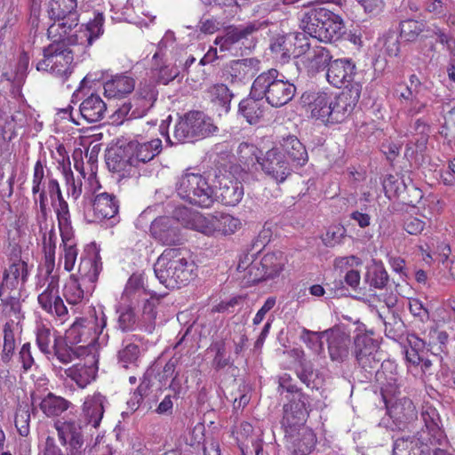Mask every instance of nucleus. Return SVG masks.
Listing matches in <instances>:
<instances>
[{"label":"nucleus","mask_w":455,"mask_h":455,"mask_svg":"<svg viewBox=\"0 0 455 455\" xmlns=\"http://www.w3.org/2000/svg\"><path fill=\"white\" fill-rule=\"evenodd\" d=\"M424 427L416 435L398 438L393 447V455H431L430 446H443L447 443L437 410L428 403L422 406Z\"/></svg>","instance_id":"nucleus-1"},{"label":"nucleus","mask_w":455,"mask_h":455,"mask_svg":"<svg viewBox=\"0 0 455 455\" xmlns=\"http://www.w3.org/2000/svg\"><path fill=\"white\" fill-rule=\"evenodd\" d=\"M44 194H40V207L44 221H40L42 233V243L44 252V263L40 266L41 275H44L48 282L47 288L38 296L40 306L48 313H57V276L52 275L55 267L56 236L54 223L47 222L45 219V205L44 204Z\"/></svg>","instance_id":"nucleus-2"},{"label":"nucleus","mask_w":455,"mask_h":455,"mask_svg":"<svg viewBox=\"0 0 455 455\" xmlns=\"http://www.w3.org/2000/svg\"><path fill=\"white\" fill-rule=\"evenodd\" d=\"M195 264L188 251L180 248L165 249L154 265V272L166 288L174 290L188 285L196 276Z\"/></svg>","instance_id":"nucleus-3"},{"label":"nucleus","mask_w":455,"mask_h":455,"mask_svg":"<svg viewBox=\"0 0 455 455\" xmlns=\"http://www.w3.org/2000/svg\"><path fill=\"white\" fill-rule=\"evenodd\" d=\"M174 216L184 228L206 235H232L241 225L240 220L230 214L216 213L206 217L199 212L183 205L174 209Z\"/></svg>","instance_id":"nucleus-4"},{"label":"nucleus","mask_w":455,"mask_h":455,"mask_svg":"<svg viewBox=\"0 0 455 455\" xmlns=\"http://www.w3.org/2000/svg\"><path fill=\"white\" fill-rule=\"evenodd\" d=\"M251 93L262 98L273 108H281L294 98L296 86L277 69L270 68L254 79Z\"/></svg>","instance_id":"nucleus-5"},{"label":"nucleus","mask_w":455,"mask_h":455,"mask_svg":"<svg viewBox=\"0 0 455 455\" xmlns=\"http://www.w3.org/2000/svg\"><path fill=\"white\" fill-rule=\"evenodd\" d=\"M300 28L310 36L325 43L336 42L345 33L341 17L323 7L314 8L303 13Z\"/></svg>","instance_id":"nucleus-6"},{"label":"nucleus","mask_w":455,"mask_h":455,"mask_svg":"<svg viewBox=\"0 0 455 455\" xmlns=\"http://www.w3.org/2000/svg\"><path fill=\"white\" fill-rule=\"evenodd\" d=\"M103 15L98 13L94 19L90 21L86 28L84 29L82 26H77L72 29V32L68 30V34L65 36L59 39V59L61 58L67 66L63 70L61 76L64 80L72 74L73 68V52L66 48V45H76L83 44L84 41H88L89 44H92V40L98 38L103 33Z\"/></svg>","instance_id":"nucleus-7"},{"label":"nucleus","mask_w":455,"mask_h":455,"mask_svg":"<svg viewBox=\"0 0 455 455\" xmlns=\"http://www.w3.org/2000/svg\"><path fill=\"white\" fill-rule=\"evenodd\" d=\"M176 191L182 199L202 208H209L216 201L213 188L201 173L182 174L177 180Z\"/></svg>","instance_id":"nucleus-8"},{"label":"nucleus","mask_w":455,"mask_h":455,"mask_svg":"<svg viewBox=\"0 0 455 455\" xmlns=\"http://www.w3.org/2000/svg\"><path fill=\"white\" fill-rule=\"evenodd\" d=\"M82 323L81 343L83 345L76 348H59L60 362L64 363L71 362L73 357H78L81 353H85L87 347L103 342L108 337V334H103V330L107 325V317L102 311L100 316L94 311L90 317L82 319Z\"/></svg>","instance_id":"nucleus-9"},{"label":"nucleus","mask_w":455,"mask_h":455,"mask_svg":"<svg viewBox=\"0 0 455 455\" xmlns=\"http://www.w3.org/2000/svg\"><path fill=\"white\" fill-rule=\"evenodd\" d=\"M218 130L211 117L201 111H190L175 125L176 143L193 142L213 134Z\"/></svg>","instance_id":"nucleus-10"},{"label":"nucleus","mask_w":455,"mask_h":455,"mask_svg":"<svg viewBox=\"0 0 455 455\" xmlns=\"http://www.w3.org/2000/svg\"><path fill=\"white\" fill-rule=\"evenodd\" d=\"M352 354L360 367L365 371L371 372L378 369L380 358L378 357L379 341L374 337L371 330H366L363 326L355 329Z\"/></svg>","instance_id":"nucleus-11"},{"label":"nucleus","mask_w":455,"mask_h":455,"mask_svg":"<svg viewBox=\"0 0 455 455\" xmlns=\"http://www.w3.org/2000/svg\"><path fill=\"white\" fill-rule=\"evenodd\" d=\"M266 26V22L254 20L244 25L228 28L225 34L217 36L214 41V44L219 46L220 57H225L226 52L236 55L243 46L250 48L251 41L249 37Z\"/></svg>","instance_id":"nucleus-12"},{"label":"nucleus","mask_w":455,"mask_h":455,"mask_svg":"<svg viewBox=\"0 0 455 455\" xmlns=\"http://www.w3.org/2000/svg\"><path fill=\"white\" fill-rule=\"evenodd\" d=\"M59 232L64 248V268L69 272L73 269L77 258L76 241L69 219L68 204L62 199L59 188Z\"/></svg>","instance_id":"nucleus-13"},{"label":"nucleus","mask_w":455,"mask_h":455,"mask_svg":"<svg viewBox=\"0 0 455 455\" xmlns=\"http://www.w3.org/2000/svg\"><path fill=\"white\" fill-rule=\"evenodd\" d=\"M259 164L264 174L277 184L284 182L292 172L290 162L278 147L267 150L259 160Z\"/></svg>","instance_id":"nucleus-14"},{"label":"nucleus","mask_w":455,"mask_h":455,"mask_svg":"<svg viewBox=\"0 0 455 455\" xmlns=\"http://www.w3.org/2000/svg\"><path fill=\"white\" fill-rule=\"evenodd\" d=\"M286 263V256L282 251H274L265 254L260 260L251 266L250 270V282H255V283H257L279 276Z\"/></svg>","instance_id":"nucleus-15"},{"label":"nucleus","mask_w":455,"mask_h":455,"mask_svg":"<svg viewBox=\"0 0 455 455\" xmlns=\"http://www.w3.org/2000/svg\"><path fill=\"white\" fill-rule=\"evenodd\" d=\"M361 90V84H354L350 87L346 86L338 94H331L334 111L330 113H331V120H334V124L342 123L351 115L360 99Z\"/></svg>","instance_id":"nucleus-16"},{"label":"nucleus","mask_w":455,"mask_h":455,"mask_svg":"<svg viewBox=\"0 0 455 455\" xmlns=\"http://www.w3.org/2000/svg\"><path fill=\"white\" fill-rule=\"evenodd\" d=\"M309 398L306 394H299V398H291L283 405V415L281 425L285 433H294L302 427L308 416Z\"/></svg>","instance_id":"nucleus-17"},{"label":"nucleus","mask_w":455,"mask_h":455,"mask_svg":"<svg viewBox=\"0 0 455 455\" xmlns=\"http://www.w3.org/2000/svg\"><path fill=\"white\" fill-rule=\"evenodd\" d=\"M106 164L109 171L119 173L120 178H137L140 176L132 156L128 154L126 143L109 149L106 155Z\"/></svg>","instance_id":"nucleus-18"},{"label":"nucleus","mask_w":455,"mask_h":455,"mask_svg":"<svg viewBox=\"0 0 455 455\" xmlns=\"http://www.w3.org/2000/svg\"><path fill=\"white\" fill-rule=\"evenodd\" d=\"M180 223L175 216L174 211L172 217H159L156 219L150 226L151 235L163 245L172 246L182 243L183 237L177 223Z\"/></svg>","instance_id":"nucleus-19"},{"label":"nucleus","mask_w":455,"mask_h":455,"mask_svg":"<svg viewBox=\"0 0 455 455\" xmlns=\"http://www.w3.org/2000/svg\"><path fill=\"white\" fill-rule=\"evenodd\" d=\"M356 66L352 59L340 58L331 60L326 69V80L334 87L340 88L350 84L355 76Z\"/></svg>","instance_id":"nucleus-20"},{"label":"nucleus","mask_w":455,"mask_h":455,"mask_svg":"<svg viewBox=\"0 0 455 455\" xmlns=\"http://www.w3.org/2000/svg\"><path fill=\"white\" fill-rule=\"evenodd\" d=\"M259 64L256 58L232 60L225 68L227 78L232 84H244L259 72Z\"/></svg>","instance_id":"nucleus-21"},{"label":"nucleus","mask_w":455,"mask_h":455,"mask_svg":"<svg viewBox=\"0 0 455 455\" xmlns=\"http://www.w3.org/2000/svg\"><path fill=\"white\" fill-rule=\"evenodd\" d=\"M76 416L65 419L59 427V440L66 446L67 455H80L84 443L81 427L75 420Z\"/></svg>","instance_id":"nucleus-22"},{"label":"nucleus","mask_w":455,"mask_h":455,"mask_svg":"<svg viewBox=\"0 0 455 455\" xmlns=\"http://www.w3.org/2000/svg\"><path fill=\"white\" fill-rule=\"evenodd\" d=\"M126 145L128 147V154L132 156L138 170H140L141 165L152 161L162 151V140L160 139H154L145 142L130 140Z\"/></svg>","instance_id":"nucleus-23"},{"label":"nucleus","mask_w":455,"mask_h":455,"mask_svg":"<svg viewBox=\"0 0 455 455\" xmlns=\"http://www.w3.org/2000/svg\"><path fill=\"white\" fill-rule=\"evenodd\" d=\"M218 192L215 193L216 199L228 206H235L242 200L244 190L243 185L238 180L228 175L217 177Z\"/></svg>","instance_id":"nucleus-24"},{"label":"nucleus","mask_w":455,"mask_h":455,"mask_svg":"<svg viewBox=\"0 0 455 455\" xmlns=\"http://www.w3.org/2000/svg\"><path fill=\"white\" fill-rule=\"evenodd\" d=\"M386 404L387 412L392 419L395 427L403 429L418 417V411L413 402L407 397L397 399L390 406Z\"/></svg>","instance_id":"nucleus-25"},{"label":"nucleus","mask_w":455,"mask_h":455,"mask_svg":"<svg viewBox=\"0 0 455 455\" xmlns=\"http://www.w3.org/2000/svg\"><path fill=\"white\" fill-rule=\"evenodd\" d=\"M92 201L93 218L91 222H98L115 218L119 211V201L114 194L102 192L97 194Z\"/></svg>","instance_id":"nucleus-26"},{"label":"nucleus","mask_w":455,"mask_h":455,"mask_svg":"<svg viewBox=\"0 0 455 455\" xmlns=\"http://www.w3.org/2000/svg\"><path fill=\"white\" fill-rule=\"evenodd\" d=\"M309 102L307 110L310 112L312 118L320 121L328 125L334 124V120L328 117L331 115V111H334L331 94L324 92H318L308 96Z\"/></svg>","instance_id":"nucleus-27"},{"label":"nucleus","mask_w":455,"mask_h":455,"mask_svg":"<svg viewBox=\"0 0 455 455\" xmlns=\"http://www.w3.org/2000/svg\"><path fill=\"white\" fill-rule=\"evenodd\" d=\"M331 59L332 55L327 48L315 45L312 47V51L303 57L302 62L307 74L310 76H315L329 68Z\"/></svg>","instance_id":"nucleus-28"},{"label":"nucleus","mask_w":455,"mask_h":455,"mask_svg":"<svg viewBox=\"0 0 455 455\" xmlns=\"http://www.w3.org/2000/svg\"><path fill=\"white\" fill-rule=\"evenodd\" d=\"M136 94V108L132 111V116L134 117H140L145 116L154 106L158 96V91L152 81H145L140 84Z\"/></svg>","instance_id":"nucleus-29"},{"label":"nucleus","mask_w":455,"mask_h":455,"mask_svg":"<svg viewBox=\"0 0 455 455\" xmlns=\"http://www.w3.org/2000/svg\"><path fill=\"white\" fill-rule=\"evenodd\" d=\"M328 338V350L332 361L342 362L349 355L350 337L340 330H332L326 332Z\"/></svg>","instance_id":"nucleus-30"},{"label":"nucleus","mask_w":455,"mask_h":455,"mask_svg":"<svg viewBox=\"0 0 455 455\" xmlns=\"http://www.w3.org/2000/svg\"><path fill=\"white\" fill-rule=\"evenodd\" d=\"M76 0H59V39L77 26Z\"/></svg>","instance_id":"nucleus-31"},{"label":"nucleus","mask_w":455,"mask_h":455,"mask_svg":"<svg viewBox=\"0 0 455 455\" xmlns=\"http://www.w3.org/2000/svg\"><path fill=\"white\" fill-rule=\"evenodd\" d=\"M59 156L62 157L61 163L59 159V171L61 172L65 179L68 197L76 200L82 193V182L79 180L76 181L75 180L74 174L70 167L68 153L62 145H59Z\"/></svg>","instance_id":"nucleus-32"},{"label":"nucleus","mask_w":455,"mask_h":455,"mask_svg":"<svg viewBox=\"0 0 455 455\" xmlns=\"http://www.w3.org/2000/svg\"><path fill=\"white\" fill-rule=\"evenodd\" d=\"M286 435H289V448L296 455L309 454L316 443L315 435L307 427L299 428L296 435L293 433H286Z\"/></svg>","instance_id":"nucleus-33"},{"label":"nucleus","mask_w":455,"mask_h":455,"mask_svg":"<svg viewBox=\"0 0 455 455\" xmlns=\"http://www.w3.org/2000/svg\"><path fill=\"white\" fill-rule=\"evenodd\" d=\"M238 111L250 124H257L264 117L265 102L262 98L254 97L250 92L249 97L240 101Z\"/></svg>","instance_id":"nucleus-34"},{"label":"nucleus","mask_w":455,"mask_h":455,"mask_svg":"<svg viewBox=\"0 0 455 455\" xmlns=\"http://www.w3.org/2000/svg\"><path fill=\"white\" fill-rule=\"evenodd\" d=\"M135 87V80L126 75L120 74L112 76L104 83V94L108 98H121L131 93Z\"/></svg>","instance_id":"nucleus-35"},{"label":"nucleus","mask_w":455,"mask_h":455,"mask_svg":"<svg viewBox=\"0 0 455 455\" xmlns=\"http://www.w3.org/2000/svg\"><path fill=\"white\" fill-rule=\"evenodd\" d=\"M278 148L283 150L285 156L287 155L291 161L298 166H303L308 161V155L305 146L294 135L283 137Z\"/></svg>","instance_id":"nucleus-36"},{"label":"nucleus","mask_w":455,"mask_h":455,"mask_svg":"<svg viewBox=\"0 0 455 455\" xmlns=\"http://www.w3.org/2000/svg\"><path fill=\"white\" fill-rule=\"evenodd\" d=\"M398 100L405 114L413 116L423 113L427 107V100L425 99V92H411L410 90H403L397 92Z\"/></svg>","instance_id":"nucleus-37"},{"label":"nucleus","mask_w":455,"mask_h":455,"mask_svg":"<svg viewBox=\"0 0 455 455\" xmlns=\"http://www.w3.org/2000/svg\"><path fill=\"white\" fill-rule=\"evenodd\" d=\"M363 280L371 289L382 290L389 282V275L380 260L372 259L367 265Z\"/></svg>","instance_id":"nucleus-38"},{"label":"nucleus","mask_w":455,"mask_h":455,"mask_svg":"<svg viewBox=\"0 0 455 455\" xmlns=\"http://www.w3.org/2000/svg\"><path fill=\"white\" fill-rule=\"evenodd\" d=\"M106 110V103L98 94H92L80 105V114L89 123L103 119Z\"/></svg>","instance_id":"nucleus-39"},{"label":"nucleus","mask_w":455,"mask_h":455,"mask_svg":"<svg viewBox=\"0 0 455 455\" xmlns=\"http://www.w3.org/2000/svg\"><path fill=\"white\" fill-rule=\"evenodd\" d=\"M292 43H295L293 39V33L273 36L271 38L269 49L273 53L274 58L282 63L287 62L292 56V46H294Z\"/></svg>","instance_id":"nucleus-40"},{"label":"nucleus","mask_w":455,"mask_h":455,"mask_svg":"<svg viewBox=\"0 0 455 455\" xmlns=\"http://www.w3.org/2000/svg\"><path fill=\"white\" fill-rule=\"evenodd\" d=\"M141 339V337L137 335H132V339H124L123 347L117 354L118 362L123 367L128 368L130 364H137L141 354V349L136 341L140 342Z\"/></svg>","instance_id":"nucleus-41"},{"label":"nucleus","mask_w":455,"mask_h":455,"mask_svg":"<svg viewBox=\"0 0 455 455\" xmlns=\"http://www.w3.org/2000/svg\"><path fill=\"white\" fill-rule=\"evenodd\" d=\"M134 305L122 301L116 307V328L123 332L133 331L136 329L138 318L134 312Z\"/></svg>","instance_id":"nucleus-42"},{"label":"nucleus","mask_w":455,"mask_h":455,"mask_svg":"<svg viewBox=\"0 0 455 455\" xmlns=\"http://www.w3.org/2000/svg\"><path fill=\"white\" fill-rule=\"evenodd\" d=\"M24 114L18 111L8 115L4 112L0 117V137L3 141H11L16 136V128L24 124Z\"/></svg>","instance_id":"nucleus-43"},{"label":"nucleus","mask_w":455,"mask_h":455,"mask_svg":"<svg viewBox=\"0 0 455 455\" xmlns=\"http://www.w3.org/2000/svg\"><path fill=\"white\" fill-rule=\"evenodd\" d=\"M104 400L102 395H98L86 399L84 403L85 419L93 427H98L103 418Z\"/></svg>","instance_id":"nucleus-44"},{"label":"nucleus","mask_w":455,"mask_h":455,"mask_svg":"<svg viewBox=\"0 0 455 455\" xmlns=\"http://www.w3.org/2000/svg\"><path fill=\"white\" fill-rule=\"evenodd\" d=\"M153 71L156 72V76L158 83L168 84L174 80L180 74V70L176 66L165 65L163 60V54L156 52L153 55Z\"/></svg>","instance_id":"nucleus-45"},{"label":"nucleus","mask_w":455,"mask_h":455,"mask_svg":"<svg viewBox=\"0 0 455 455\" xmlns=\"http://www.w3.org/2000/svg\"><path fill=\"white\" fill-rule=\"evenodd\" d=\"M64 371L81 388L85 387L96 378L95 369L82 363H76L72 367L65 369Z\"/></svg>","instance_id":"nucleus-46"},{"label":"nucleus","mask_w":455,"mask_h":455,"mask_svg":"<svg viewBox=\"0 0 455 455\" xmlns=\"http://www.w3.org/2000/svg\"><path fill=\"white\" fill-rule=\"evenodd\" d=\"M21 331V328L18 327V323L12 319L4 326V347L1 354V359L7 363L11 361L15 350V332Z\"/></svg>","instance_id":"nucleus-47"},{"label":"nucleus","mask_w":455,"mask_h":455,"mask_svg":"<svg viewBox=\"0 0 455 455\" xmlns=\"http://www.w3.org/2000/svg\"><path fill=\"white\" fill-rule=\"evenodd\" d=\"M94 253L92 256L82 259L79 265V272L84 278H87L90 282L97 280L98 275L102 268V263L99 251L94 246Z\"/></svg>","instance_id":"nucleus-48"},{"label":"nucleus","mask_w":455,"mask_h":455,"mask_svg":"<svg viewBox=\"0 0 455 455\" xmlns=\"http://www.w3.org/2000/svg\"><path fill=\"white\" fill-rule=\"evenodd\" d=\"M145 294L143 277L139 275H132L124 288L121 300L137 304L140 298Z\"/></svg>","instance_id":"nucleus-49"},{"label":"nucleus","mask_w":455,"mask_h":455,"mask_svg":"<svg viewBox=\"0 0 455 455\" xmlns=\"http://www.w3.org/2000/svg\"><path fill=\"white\" fill-rule=\"evenodd\" d=\"M426 23L422 20H405L400 23V36L406 42H415L426 29Z\"/></svg>","instance_id":"nucleus-50"},{"label":"nucleus","mask_w":455,"mask_h":455,"mask_svg":"<svg viewBox=\"0 0 455 455\" xmlns=\"http://www.w3.org/2000/svg\"><path fill=\"white\" fill-rule=\"evenodd\" d=\"M379 318L383 321L385 335L388 339L397 341L403 338L405 326L400 317L392 313L385 317L379 314Z\"/></svg>","instance_id":"nucleus-51"},{"label":"nucleus","mask_w":455,"mask_h":455,"mask_svg":"<svg viewBox=\"0 0 455 455\" xmlns=\"http://www.w3.org/2000/svg\"><path fill=\"white\" fill-rule=\"evenodd\" d=\"M0 313L3 316L14 320V323H18L20 327V322L23 317L21 315V306L19 299L14 296H8L5 299H1Z\"/></svg>","instance_id":"nucleus-52"},{"label":"nucleus","mask_w":455,"mask_h":455,"mask_svg":"<svg viewBox=\"0 0 455 455\" xmlns=\"http://www.w3.org/2000/svg\"><path fill=\"white\" fill-rule=\"evenodd\" d=\"M209 94L212 101L220 106L225 112H228L230 109V103L234 94L226 84H214L210 88Z\"/></svg>","instance_id":"nucleus-53"},{"label":"nucleus","mask_w":455,"mask_h":455,"mask_svg":"<svg viewBox=\"0 0 455 455\" xmlns=\"http://www.w3.org/2000/svg\"><path fill=\"white\" fill-rule=\"evenodd\" d=\"M154 378H156L155 370L151 368L148 369L144 373L139 387L134 391L131 401L129 402L132 403V406L136 405L138 407L143 401L144 397L148 395L149 391L153 386Z\"/></svg>","instance_id":"nucleus-54"},{"label":"nucleus","mask_w":455,"mask_h":455,"mask_svg":"<svg viewBox=\"0 0 455 455\" xmlns=\"http://www.w3.org/2000/svg\"><path fill=\"white\" fill-rule=\"evenodd\" d=\"M297 377L304 383L308 388H318L315 383L317 373L315 372L313 363L309 361L301 360L296 370Z\"/></svg>","instance_id":"nucleus-55"},{"label":"nucleus","mask_w":455,"mask_h":455,"mask_svg":"<svg viewBox=\"0 0 455 455\" xmlns=\"http://www.w3.org/2000/svg\"><path fill=\"white\" fill-rule=\"evenodd\" d=\"M236 153L239 161L247 167L255 164V163L259 164V160L261 158V156H258V148L255 145L247 142L240 143Z\"/></svg>","instance_id":"nucleus-56"},{"label":"nucleus","mask_w":455,"mask_h":455,"mask_svg":"<svg viewBox=\"0 0 455 455\" xmlns=\"http://www.w3.org/2000/svg\"><path fill=\"white\" fill-rule=\"evenodd\" d=\"M57 45L55 42L44 49V59L36 65L38 71L53 73L57 65Z\"/></svg>","instance_id":"nucleus-57"},{"label":"nucleus","mask_w":455,"mask_h":455,"mask_svg":"<svg viewBox=\"0 0 455 455\" xmlns=\"http://www.w3.org/2000/svg\"><path fill=\"white\" fill-rule=\"evenodd\" d=\"M347 236V230L341 225H333L329 227L323 236V243L328 247H334L341 244Z\"/></svg>","instance_id":"nucleus-58"},{"label":"nucleus","mask_w":455,"mask_h":455,"mask_svg":"<svg viewBox=\"0 0 455 455\" xmlns=\"http://www.w3.org/2000/svg\"><path fill=\"white\" fill-rule=\"evenodd\" d=\"M63 295L69 304L78 303L84 297V291L76 279L70 278L68 283L64 285Z\"/></svg>","instance_id":"nucleus-59"},{"label":"nucleus","mask_w":455,"mask_h":455,"mask_svg":"<svg viewBox=\"0 0 455 455\" xmlns=\"http://www.w3.org/2000/svg\"><path fill=\"white\" fill-rule=\"evenodd\" d=\"M400 387L399 378L396 373L390 372V376L385 378V382L381 383V393L385 400V403H390L388 396H394Z\"/></svg>","instance_id":"nucleus-60"},{"label":"nucleus","mask_w":455,"mask_h":455,"mask_svg":"<svg viewBox=\"0 0 455 455\" xmlns=\"http://www.w3.org/2000/svg\"><path fill=\"white\" fill-rule=\"evenodd\" d=\"M293 39L295 43H292V44H294V46H292V57H306V54H307L308 52L312 51L313 46H311L309 40L306 37L304 34H293Z\"/></svg>","instance_id":"nucleus-61"},{"label":"nucleus","mask_w":455,"mask_h":455,"mask_svg":"<svg viewBox=\"0 0 455 455\" xmlns=\"http://www.w3.org/2000/svg\"><path fill=\"white\" fill-rule=\"evenodd\" d=\"M83 327L82 319L75 321L72 325L66 330L64 340L66 342L67 348H69V345H76L81 343V329Z\"/></svg>","instance_id":"nucleus-62"},{"label":"nucleus","mask_w":455,"mask_h":455,"mask_svg":"<svg viewBox=\"0 0 455 455\" xmlns=\"http://www.w3.org/2000/svg\"><path fill=\"white\" fill-rule=\"evenodd\" d=\"M30 414L28 409H20L16 412L15 426L21 436H28L29 434Z\"/></svg>","instance_id":"nucleus-63"},{"label":"nucleus","mask_w":455,"mask_h":455,"mask_svg":"<svg viewBox=\"0 0 455 455\" xmlns=\"http://www.w3.org/2000/svg\"><path fill=\"white\" fill-rule=\"evenodd\" d=\"M4 274L15 276L23 284L26 283L28 275V264L23 260L14 262L5 270Z\"/></svg>","instance_id":"nucleus-64"}]
</instances>
